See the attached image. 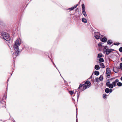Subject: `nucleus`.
<instances>
[{
  "mask_svg": "<svg viewBox=\"0 0 122 122\" xmlns=\"http://www.w3.org/2000/svg\"><path fill=\"white\" fill-rule=\"evenodd\" d=\"M113 71L115 73H117L119 71V69L116 67H114L113 68Z\"/></svg>",
  "mask_w": 122,
  "mask_h": 122,
  "instance_id": "obj_11",
  "label": "nucleus"
},
{
  "mask_svg": "<svg viewBox=\"0 0 122 122\" xmlns=\"http://www.w3.org/2000/svg\"><path fill=\"white\" fill-rule=\"evenodd\" d=\"M103 62V61H100L99 63L101 67L102 68H104L105 67V66L101 62Z\"/></svg>",
  "mask_w": 122,
  "mask_h": 122,
  "instance_id": "obj_13",
  "label": "nucleus"
},
{
  "mask_svg": "<svg viewBox=\"0 0 122 122\" xmlns=\"http://www.w3.org/2000/svg\"><path fill=\"white\" fill-rule=\"evenodd\" d=\"M107 46H104L103 47V51H105V50H106V49L107 48Z\"/></svg>",
  "mask_w": 122,
  "mask_h": 122,
  "instance_id": "obj_29",
  "label": "nucleus"
},
{
  "mask_svg": "<svg viewBox=\"0 0 122 122\" xmlns=\"http://www.w3.org/2000/svg\"><path fill=\"white\" fill-rule=\"evenodd\" d=\"M114 45H119L120 44V43L119 42H117L115 43H114Z\"/></svg>",
  "mask_w": 122,
  "mask_h": 122,
  "instance_id": "obj_28",
  "label": "nucleus"
},
{
  "mask_svg": "<svg viewBox=\"0 0 122 122\" xmlns=\"http://www.w3.org/2000/svg\"><path fill=\"white\" fill-rule=\"evenodd\" d=\"M102 55L101 54H98V57L100 58L102 57Z\"/></svg>",
  "mask_w": 122,
  "mask_h": 122,
  "instance_id": "obj_21",
  "label": "nucleus"
},
{
  "mask_svg": "<svg viewBox=\"0 0 122 122\" xmlns=\"http://www.w3.org/2000/svg\"><path fill=\"white\" fill-rule=\"evenodd\" d=\"M95 80L96 82H98L99 81L100 79L99 78H96L95 79Z\"/></svg>",
  "mask_w": 122,
  "mask_h": 122,
  "instance_id": "obj_23",
  "label": "nucleus"
},
{
  "mask_svg": "<svg viewBox=\"0 0 122 122\" xmlns=\"http://www.w3.org/2000/svg\"><path fill=\"white\" fill-rule=\"evenodd\" d=\"M89 87V85H86L84 84H81L80 85L78 89H80V90L82 91L84 90L87 88H88Z\"/></svg>",
  "mask_w": 122,
  "mask_h": 122,
  "instance_id": "obj_2",
  "label": "nucleus"
},
{
  "mask_svg": "<svg viewBox=\"0 0 122 122\" xmlns=\"http://www.w3.org/2000/svg\"><path fill=\"white\" fill-rule=\"evenodd\" d=\"M119 81V80L117 79H116L115 81H113L112 82V85L113 86V87H115L116 86V83L117 82H118Z\"/></svg>",
  "mask_w": 122,
  "mask_h": 122,
  "instance_id": "obj_10",
  "label": "nucleus"
},
{
  "mask_svg": "<svg viewBox=\"0 0 122 122\" xmlns=\"http://www.w3.org/2000/svg\"><path fill=\"white\" fill-rule=\"evenodd\" d=\"M90 83V82L89 81H87L85 83V85H89L90 86V85H89V84Z\"/></svg>",
  "mask_w": 122,
  "mask_h": 122,
  "instance_id": "obj_19",
  "label": "nucleus"
},
{
  "mask_svg": "<svg viewBox=\"0 0 122 122\" xmlns=\"http://www.w3.org/2000/svg\"><path fill=\"white\" fill-rule=\"evenodd\" d=\"M120 69L122 68V63H120Z\"/></svg>",
  "mask_w": 122,
  "mask_h": 122,
  "instance_id": "obj_31",
  "label": "nucleus"
},
{
  "mask_svg": "<svg viewBox=\"0 0 122 122\" xmlns=\"http://www.w3.org/2000/svg\"><path fill=\"white\" fill-rule=\"evenodd\" d=\"M102 42L99 43L98 44V48L100 51L102 50L103 49V46L102 45Z\"/></svg>",
  "mask_w": 122,
  "mask_h": 122,
  "instance_id": "obj_9",
  "label": "nucleus"
},
{
  "mask_svg": "<svg viewBox=\"0 0 122 122\" xmlns=\"http://www.w3.org/2000/svg\"><path fill=\"white\" fill-rule=\"evenodd\" d=\"M121 61H122V57L121 58Z\"/></svg>",
  "mask_w": 122,
  "mask_h": 122,
  "instance_id": "obj_34",
  "label": "nucleus"
},
{
  "mask_svg": "<svg viewBox=\"0 0 122 122\" xmlns=\"http://www.w3.org/2000/svg\"><path fill=\"white\" fill-rule=\"evenodd\" d=\"M103 35H102L101 36L102 37H103Z\"/></svg>",
  "mask_w": 122,
  "mask_h": 122,
  "instance_id": "obj_35",
  "label": "nucleus"
},
{
  "mask_svg": "<svg viewBox=\"0 0 122 122\" xmlns=\"http://www.w3.org/2000/svg\"><path fill=\"white\" fill-rule=\"evenodd\" d=\"M100 34L98 32H94V36L97 39H100Z\"/></svg>",
  "mask_w": 122,
  "mask_h": 122,
  "instance_id": "obj_4",
  "label": "nucleus"
},
{
  "mask_svg": "<svg viewBox=\"0 0 122 122\" xmlns=\"http://www.w3.org/2000/svg\"><path fill=\"white\" fill-rule=\"evenodd\" d=\"M107 44L110 45L112 44L113 42H112V41L111 40H109L107 41Z\"/></svg>",
  "mask_w": 122,
  "mask_h": 122,
  "instance_id": "obj_17",
  "label": "nucleus"
},
{
  "mask_svg": "<svg viewBox=\"0 0 122 122\" xmlns=\"http://www.w3.org/2000/svg\"><path fill=\"white\" fill-rule=\"evenodd\" d=\"M78 5L77 4L75 6L73 7L72 8H69L68 9V10H69L70 11L72 10H73L75 8H76L77 6H78Z\"/></svg>",
  "mask_w": 122,
  "mask_h": 122,
  "instance_id": "obj_14",
  "label": "nucleus"
},
{
  "mask_svg": "<svg viewBox=\"0 0 122 122\" xmlns=\"http://www.w3.org/2000/svg\"><path fill=\"white\" fill-rule=\"evenodd\" d=\"M107 96V95H106V94H103V98L104 99H105L106 98Z\"/></svg>",
  "mask_w": 122,
  "mask_h": 122,
  "instance_id": "obj_27",
  "label": "nucleus"
},
{
  "mask_svg": "<svg viewBox=\"0 0 122 122\" xmlns=\"http://www.w3.org/2000/svg\"><path fill=\"white\" fill-rule=\"evenodd\" d=\"M119 50L120 52H122V47H120L119 49Z\"/></svg>",
  "mask_w": 122,
  "mask_h": 122,
  "instance_id": "obj_30",
  "label": "nucleus"
},
{
  "mask_svg": "<svg viewBox=\"0 0 122 122\" xmlns=\"http://www.w3.org/2000/svg\"><path fill=\"white\" fill-rule=\"evenodd\" d=\"M109 89L107 88H106L105 90V92L107 93H108L109 92Z\"/></svg>",
  "mask_w": 122,
  "mask_h": 122,
  "instance_id": "obj_20",
  "label": "nucleus"
},
{
  "mask_svg": "<svg viewBox=\"0 0 122 122\" xmlns=\"http://www.w3.org/2000/svg\"><path fill=\"white\" fill-rule=\"evenodd\" d=\"M106 86L110 88H113V86L112 84H110L109 81L107 82L106 83Z\"/></svg>",
  "mask_w": 122,
  "mask_h": 122,
  "instance_id": "obj_7",
  "label": "nucleus"
},
{
  "mask_svg": "<svg viewBox=\"0 0 122 122\" xmlns=\"http://www.w3.org/2000/svg\"><path fill=\"white\" fill-rule=\"evenodd\" d=\"M5 33V34L2 35V37L6 41H9L10 40V38L9 35L7 33Z\"/></svg>",
  "mask_w": 122,
  "mask_h": 122,
  "instance_id": "obj_3",
  "label": "nucleus"
},
{
  "mask_svg": "<svg viewBox=\"0 0 122 122\" xmlns=\"http://www.w3.org/2000/svg\"><path fill=\"white\" fill-rule=\"evenodd\" d=\"M95 68L97 70H99L100 69L99 66L98 65H95Z\"/></svg>",
  "mask_w": 122,
  "mask_h": 122,
  "instance_id": "obj_18",
  "label": "nucleus"
},
{
  "mask_svg": "<svg viewBox=\"0 0 122 122\" xmlns=\"http://www.w3.org/2000/svg\"><path fill=\"white\" fill-rule=\"evenodd\" d=\"M95 74L97 76L99 74V72L98 71H96L94 72Z\"/></svg>",
  "mask_w": 122,
  "mask_h": 122,
  "instance_id": "obj_22",
  "label": "nucleus"
},
{
  "mask_svg": "<svg viewBox=\"0 0 122 122\" xmlns=\"http://www.w3.org/2000/svg\"><path fill=\"white\" fill-rule=\"evenodd\" d=\"M103 76L102 75L100 76L99 78L100 80V81H102L103 80Z\"/></svg>",
  "mask_w": 122,
  "mask_h": 122,
  "instance_id": "obj_24",
  "label": "nucleus"
},
{
  "mask_svg": "<svg viewBox=\"0 0 122 122\" xmlns=\"http://www.w3.org/2000/svg\"><path fill=\"white\" fill-rule=\"evenodd\" d=\"M20 41L19 40H17L16 41L15 44L13 46L15 50V54L16 56H18L19 54L20 51L18 47L20 44Z\"/></svg>",
  "mask_w": 122,
  "mask_h": 122,
  "instance_id": "obj_1",
  "label": "nucleus"
},
{
  "mask_svg": "<svg viewBox=\"0 0 122 122\" xmlns=\"http://www.w3.org/2000/svg\"><path fill=\"white\" fill-rule=\"evenodd\" d=\"M99 61H104L103 59L102 58H99Z\"/></svg>",
  "mask_w": 122,
  "mask_h": 122,
  "instance_id": "obj_26",
  "label": "nucleus"
},
{
  "mask_svg": "<svg viewBox=\"0 0 122 122\" xmlns=\"http://www.w3.org/2000/svg\"><path fill=\"white\" fill-rule=\"evenodd\" d=\"M120 80L122 81V76L121 77V78H120Z\"/></svg>",
  "mask_w": 122,
  "mask_h": 122,
  "instance_id": "obj_33",
  "label": "nucleus"
},
{
  "mask_svg": "<svg viewBox=\"0 0 122 122\" xmlns=\"http://www.w3.org/2000/svg\"><path fill=\"white\" fill-rule=\"evenodd\" d=\"M114 50V49H109L105 50L104 51L106 52L107 55H108L111 52L113 51Z\"/></svg>",
  "mask_w": 122,
  "mask_h": 122,
  "instance_id": "obj_8",
  "label": "nucleus"
},
{
  "mask_svg": "<svg viewBox=\"0 0 122 122\" xmlns=\"http://www.w3.org/2000/svg\"><path fill=\"white\" fill-rule=\"evenodd\" d=\"M82 13L84 16L86 17L87 16V15L85 11V7L84 4H83L82 5Z\"/></svg>",
  "mask_w": 122,
  "mask_h": 122,
  "instance_id": "obj_5",
  "label": "nucleus"
},
{
  "mask_svg": "<svg viewBox=\"0 0 122 122\" xmlns=\"http://www.w3.org/2000/svg\"><path fill=\"white\" fill-rule=\"evenodd\" d=\"M117 85L118 86H122V83L121 82H117Z\"/></svg>",
  "mask_w": 122,
  "mask_h": 122,
  "instance_id": "obj_16",
  "label": "nucleus"
},
{
  "mask_svg": "<svg viewBox=\"0 0 122 122\" xmlns=\"http://www.w3.org/2000/svg\"><path fill=\"white\" fill-rule=\"evenodd\" d=\"M112 89H109V92H112Z\"/></svg>",
  "mask_w": 122,
  "mask_h": 122,
  "instance_id": "obj_32",
  "label": "nucleus"
},
{
  "mask_svg": "<svg viewBox=\"0 0 122 122\" xmlns=\"http://www.w3.org/2000/svg\"><path fill=\"white\" fill-rule=\"evenodd\" d=\"M69 93L70 94L72 95L73 94L74 92L72 91H69Z\"/></svg>",
  "mask_w": 122,
  "mask_h": 122,
  "instance_id": "obj_25",
  "label": "nucleus"
},
{
  "mask_svg": "<svg viewBox=\"0 0 122 122\" xmlns=\"http://www.w3.org/2000/svg\"><path fill=\"white\" fill-rule=\"evenodd\" d=\"M100 40L102 42H105L107 41V38L105 37L101 38Z\"/></svg>",
  "mask_w": 122,
  "mask_h": 122,
  "instance_id": "obj_12",
  "label": "nucleus"
},
{
  "mask_svg": "<svg viewBox=\"0 0 122 122\" xmlns=\"http://www.w3.org/2000/svg\"><path fill=\"white\" fill-rule=\"evenodd\" d=\"M111 71L110 70V69L109 68H107L106 69V76L107 77L109 78V76L111 74Z\"/></svg>",
  "mask_w": 122,
  "mask_h": 122,
  "instance_id": "obj_6",
  "label": "nucleus"
},
{
  "mask_svg": "<svg viewBox=\"0 0 122 122\" xmlns=\"http://www.w3.org/2000/svg\"><path fill=\"white\" fill-rule=\"evenodd\" d=\"M82 21L84 23H87V20L84 18H83L82 20Z\"/></svg>",
  "mask_w": 122,
  "mask_h": 122,
  "instance_id": "obj_15",
  "label": "nucleus"
}]
</instances>
